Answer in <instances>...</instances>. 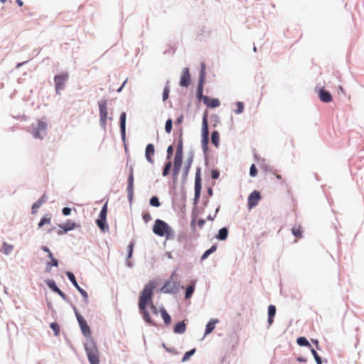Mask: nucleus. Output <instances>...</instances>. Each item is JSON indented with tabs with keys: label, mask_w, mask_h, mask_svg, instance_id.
Returning <instances> with one entry per match:
<instances>
[{
	"label": "nucleus",
	"mask_w": 364,
	"mask_h": 364,
	"mask_svg": "<svg viewBox=\"0 0 364 364\" xmlns=\"http://www.w3.org/2000/svg\"><path fill=\"white\" fill-rule=\"evenodd\" d=\"M155 287V282L153 281L149 282L141 291L139 300V309L143 316V318L146 321V322L150 324H153V321L148 311L146 310V306L153 302L152 297Z\"/></svg>",
	"instance_id": "1"
},
{
	"label": "nucleus",
	"mask_w": 364,
	"mask_h": 364,
	"mask_svg": "<svg viewBox=\"0 0 364 364\" xmlns=\"http://www.w3.org/2000/svg\"><path fill=\"white\" fill-rule=\"evenodd\" d=\"M153 232L160 237L165 236L167 240L173 239L175 235L173 229L166 222L160 219L155 220Z\"/></svg>",
	"instance_id": "2"
},
{
	"label": "nucleus",
	"mask_w": 364,
	"mask_h": 364,
	"mask_svg": "<svg viewBox=\"0 0 364 364\" xmlns=\"http://www.w3.org/2000/svg\"><path fill=\"white\" fill-rule=\"evenodd\" d=\"M85 348L90 363L100 364V353L96 344L90 341L85 344Z\"/></svg>",
	"instance_id": "3"
},
{
	"label": "nucleus",
	"mask_w": 364,
	"mask_h": 364,
	"mask_svg": "<svg viewBox=\"0 0 364 364\" xmlns=\"http://www.w3.org/2000/svg\"><path fill=\"white\" fill-rule=\"evenodd\" d=\"M209 141V131H208V114L205 112L203 117L202 122V139L201 144L203 149H207L208 144Z\"/></svg>",
	"instance_id": "4"
},
{
	"label": "nucleus",
	"mask_w": 364,
	"mask_h": 364,
	"mask_svg": "<svg viewBox=\"0 0 364 364\" xmlns=\"http://www.w3.org/2000/svg\"><path fill=\"white\" fill-rule=\"evenodd\" d=\"M100 110V121L101 126L105 129L107 119V100H101L98 102Z\"/></svg>",
	"instance_id": "5"
},
{
	"label": "nucleus",
	"mask_w": 364,
	"mask_h": 364,
	"mask_svg": "<svg viewBox=\"0 0 364 364\" xmlns=\"http://www.w3.org/2000/svg\"><path fill=\"white\" fill-rule=\"evenodd\" d=\"M47 124L41 120L38 121L36 127H33V135L35 138L43 139L46 134Z\"/></svg>",
	"instance_id": "6"
},
{
	"label": "nucleus",
	"mask_w": 364,
	"mask_h": 364,
	"mask_svg": "<svg viewBox=\"0 0 364 364\" xmlns=\"http://www.w3.org/2000/svg\"><path fill=\"white\" fill-rule=\"evenodd\" d=\"M68 79V74L63 73L62 75L55 76L54 81L55 85V90L57 92H59L62 90L64 87L66 81Z\"/></svg>",
	"instance_id": "7"
},
{
	"label": "nucleus",
	"mask_w": 364,
	"mask_h": 364,
	"mask_svg": "<svg viewBox=\"0 0 364 364\" xmlns=\"http://www.w3.org/2000/svg\"><path fill=\"white\" fill-rule=\"evenodd\" d=\"M75 315L83 335L85 336H90V329L85 319L80 314L77 310H75Z\"/></svg>",
	"instance_id": "8"
},
{
	"label": "nucleus",
	"mask_w": 364,
	"mask_h": 364,
	"mask_svg": "<svg viewBox=\"0 0 364 364\" xmlns=\"http://www.w3.org/2000/svg\"><path fill=\"white\" fill-rule=\"evenodd\" d=\"M261 200L260 193L257 191L252 192L247 198V207L249 209H252L259 203Z\"/></svg>",
	"instance_id": "9"
},
{
	"label": "nucleus",
	"mask_w": 364,
	"mask_h": 364,
	"mask_svg": "<svg viewBox=\"0 0 364 364\" xmlns=\"http://www.w3.org/2000/svg\"><path fill=\"white\" fill-rule=\"evenodd\" d=\"M179 284L173 281H168L162 287V291L165 293H176L178 291Z\"/></svg>",
	"instance_id": "10"
},
{
	"label": "nucleus",
	"mask_w": 364,
	"mask_h": 364,
	"mask_svg": "<svg viewBox=\"0 0 364 364\" xmlns=\"http://www.w3.org/2000/svg\"><path fill=\"white\" fill-rule=\"evenodd\" d=\"M191 83V76L189 73L188 68H186L183 70L181 80H180V85L181 87H188Z\"/></svg>",
	"instance_id": "11"
},
{
	"label": "nucleus",
	"mask_w": 364,
	"mask_h": 364,
	"mask_svg": "<svg viewBox=\"0 0 364 364\" xmlns=\"http://www.w3.org/2000/svg\"><path fill=\"white\" fill-rule=\"evenodd\" d=\"M182 161H183V157L175 156L174 161H173V176L174 178H176L178 177V175L179 173V171L181 170V167L182 165Z\"/></svg>",
	"instance_id": "12"
},
{
	"label": "nucleus",
	"mask_w": 364,
	"mask_h": 364,
	"mask_svg": "<svg viewBox=\"0 0 364 364\" xmlns=\"http://www.w3.org/2000/svg\"><path fill=\"white\" fill-rule=\"evenodd\" d=\"M203 101L204 104L210 107V108H215L220 106V102L218 99L217 98H210L208 96H205L203 97Z\"/></svg>",
	"instance_id": "13"
},
{
	"label": "nucleus",
	"mask_w": 364,
	"mask_h": 364,
	"mask_svg": "<svg viewBox=\"0 0 364 364\" xmlns=\"http://www.w3.org/2000/svg\"><path fill=\"white\" fill-rule=\"evenodd\" d=\"M155 154L154 146L152 144H149L146 147L145 156L146 160L151 164L154 163V156Z\"/></svg>",
	"instance_id": "14"
},
{
	"label": "nucleus",
	"mask_w": 364,
	"mask_h": 364,
	"mask_svg": "<svg viewBox=\"0 0 364 364\" xmlns=\"http://www.w3.org/2000/svg\"><path fill=\"white\" fill-rule=\"evenodd\" d=\"M47 285L54 292L57 293L63 299L65 300L67 299V296L64 294L55 284V282L53 280H48L46 282Z\"/></svg>",
	"instance_id": "15"
},
{
	"label": "nucleus",
	"mask_w": 364,
	"mask_h": 364,
	"mask_svg": "<svg viewBox=\"0 0 364 364\" xmlns=\"http://www.w3.org/2000/svg\"><path fill=\"white\" fill-rule=\"evenodd\" d=\"M200 190H201V183H200V171L198 170L196 173V180H195V198H196V200L199 198V197L200 196Z\"/></svg>",
	"instance_id": "16"
},
{
	"label": "nucleus",
	"mask_w": 364,
	"mask_h": 364,
	"mask_svg": "<svg viewBox=\"0 0 364 364\" xmlns=\"http://www.w3.org/2000/svg\"><path fill=\"white\" fill-rule=\"evenodd\" d=\"M318 97L321 101L325 103H328L332 101L333 97L330 92H327L323 88H321L318 93Z\"/></svg>",
	"instance_id": "17"
},
{
	"label": "nucleus",
	"mask_w": 364,
	"mask_h": 364,
	"mask_svg": "<svg viewBox=\"0 0 364 364\" xmlns=\"http://www.w3.org/2000/svg\"><path fill=\"white\" fill-rule=\"evenodd\" d=\"M128 186H127V191L129 194V197L131 198L133 196V191H134V173H133V168H131L130 173L128 177Z\"/></svg>",
	"instance_id": "18"
},
{
	"label": "nucleus",
	"mask_w": 364,
	"mask_h": 364,
	"mask_svg": "<svg viewBox=\"0 0 364 364\" xmlns=\"http://www.w3.org/2000/svg\"><path fill=\"white\" fill-rule=\"evenodd\" d=\"M47 200V196L46 195H43L37 201H36L31 208V213L36 214L38 211V209Z\"/></svg>",
	"instance_id": "19"
},
{
	"label": "nucleus",
	"mask_w": 364,
	"mask_h": 364,
	"mask_svg": "<svg viewBox=\"0 0 364 364\" xmlns=\"http://www.w3.org/2000/svg\"><path fill=\"white\" fill-rule=\"evenodd\" d=\"M60 227L63 231H59L58 234H62L68 231L72 230L75 228V223L71 220H68L65 224L60 225Z\"/></svg>",
	"instance_id": "20"
},
{
	"label": "nucleus",
	"mask_w": 364,
	"mask_h": 364,
	"mask_svg": "<svg viewBox=\"0 0 364 364\" xmlns=\"http://www.w3.org/2000/svg\"><path fill=\"white\" fill-rule=\"evenodd\" d=\"M219 322L218 319L213 318L206 325L205 336L210 334L215 328V325Z\"/></svg>",
	"instance_id": "21"
},
{
	"label": "nucleus",
	"mask_w": 364,
	"mask_h": 364,
	"mask_svg": "<svg viewBox=\"0 0 364 364\" xmlns=\"http://www.w3.org/2000/svg\"><path fill=\"white\" fill-rule=\"evenodd\" d=\"M182 135H183V132H182V129H181L180 134H179V140H178V145H177V148H176V154H175V156H181V157H183V138H182Z\"/></svg>",
	"instance_id": "22"
},
{
	"label": "nucleus",
	"mask_w": 364,
	"mask_h": 364,
	"mask_svg": "<svg viewBox=\"0 0 364 364\" xmlns=\"http://www.w3.org/2000/svg\"><path fill=\"white\" fill-rule=\"evenodd\" d=\"M96 223L99 228L103 232L109 229L108 225L106 224V218H101V216H99L96 220Z\"/></svg>",
	"instance_id": "23"
},
{
	"label": "nucleus",
	"mask_w": 364,
	"mask_h": 364,
	"mask_svg": "<svg viewBox=\"0 0 364 364\" xmlns=\"http://www.w3.org/2000/svg\"><path fill=\"white\" fill-rule=\"evenodd\" d=\"M275 314L276 307L273 305H269L268 307V323L269 325H271L273 323Z\"/></svg>",
	"instance_id": "24"
},
{
	"label": "nucleus",
	"mask_w": 364,
	"mask_h": 364,
	"mask_svg": "<svg viewBox=\"0 0 364 364\" xmlns=\"http://www.w3.org/2000/svg\"><path fill=\"white\" fill-rule=\"evenodd\" d=\"M186 325L184 321L178 323L174 327V332L176 333H183L186 331Z\"/></svg>",
	"instance_id": "25"
},
{
	"label": "nucleus",
	"mask_w": 364,
	"mask_h": 364,
	"mask_svg": "<svg viewBox=\"0 0 364 364\" xmlns=\"http://www.w3.org/2000/svg\"><path fill=\"white\" fill-rule=\"evenodd\" d=\"M160 311H161V317L163 318L165 324L169 325L171 321L170 315L167 313L166 309L164 308H161Z\"/></svg>",
	"instance_id": "26"
},
{
	"label": "nucleus",
	"mask_w": 364,
	"mask_h": 364,
	"mask_svg": "<svg viewBox=\"0 0 364 364\" xmlns=\"http://www.w3.org/2000/svg\"><path fill=\"white\" fill-rule=\"evenodd\" d=\"M228 235V230L226 228H223L220 229L216 237L218 240H225L227 239Z\"/></svg>",
	"instance_id": "27"
},
{
	"label": "nucleus",
	"mask_w": 364,
	"mask_h": 364,
	"mask_svg": "<svg viewBox=\"0 0 364 364\" xmlns=\"http://www.w3.org/2000/svg\"><path fill=\"white\" fill-rule=\"evenodd\" d=\"M211 142L216 147L219 146L220 143V134L218 131H213L211 134Z\"/></svg>",
	"instance_id": "28"
},
{
	"label": "nucleus",
	"mask_w": 364,
	"mask_h": 364,
	"mask_svg": "<svg viewBox=\"0 0 364 364\" xmlns=\"http://www.w3.org/2000/svg\"><path fill=\"white\" fill-rule=\"evenodd\" d=\"M13 250H14V245H10L6 242H3V247H2L1 252L4 255H9L13 251Z\"/></svg>",
	"instance_id": "29"
},
{
	"label": "nucleus",
	"mask_w": 364,
	"mask_h": 364,
	"mask_svg": "<svg viewBox=\"0 0 364 364\" xmlns=\"http://www.w3.org/2000/svg\"><path fill=\"white\" fill-rule=\"evenodd\" d=\"M291 232L296 238L302 237V230L300 225H295L292 228Z\"/></svg>",
	"instance_id": "30"
},
{
	"label": "nucleus",
	"mask_w": 364,
	"mask_h": 364,
	"mask_svg": "<svg viewBox=\"0 0 364 364\" xmlns=\"http://www.w3.org/2000/svg\"><path fill=\"white\" fill-rule=\"evenodd\" d=\"M217 250V245H213L210 249L207 250L204 253L203 255L201 256V260H205V259L208 258V257L213 253L214 252H215Z\"/></svg>",
	"instance_id": "31"
},
{
	"label": "nucleus",
	"mask_w": 364,
	"mask_h": 364,
	"mask_svg": "<svg viewBox=\"0 0 364 364\" xmlns=\"http://www.w3.org/2000/svg\"><path fill=\"white\" fill-rule=\"evenodd\" d=\"M125 122H126V114L124 112L122 113L120 115V127L122 132L124 134L125 132Z\"/></svg>",
	"instance_id": "32"
},
{
	"label": "nucleus",
	"mask_w": 364,
	"mask_h": 364,
	"mask_svg": "<svg viewBox=\"0 0 364 364\" xmlns=\"http://www.w3.org/2000/svg\"><path fill=\"white\" fill-rule=\"evenodd\" d=\"M297 343L301 346H309L311 347L309 342L305 337H299L296 340Z\"/></svg>",
	"instance_id": "33"
},
{
	"label": "nucleus",
	"mask_w": 364,
	"mask_h": 364,
	"mask_svg": "<svg viewBox=\"0 0 364 364\" xmlns=\"http://www.w3.org/2000/svg\"><path fill=\"white\" fill-rule=\"evenodd\" d=\"M194 289H195V284H192L191 285H189L188 287H187L186 288V299H188L191 296V295L193 294V291H194Z\"/></svg>",
	"instance_id": "34"
},
{
	"label": "nucleus",
	"mask_w": 364,
	"mask_h": 364,
	"mask_svg": "<svg viewBox=\"0 0 364 364\" xmlns=\"http://www.w3.org/2000/svg\"><path fill=\"white\" fill-rule=\"evenodd\" d=\"M66 275L68 277V279H70V281L72 282V284L74 285V287L75 288L78 287L79 285L77 282L75 275L70 272H66Z\"/></svg>",
	"instance_id": "35"
},
{
	"label": "nucleus",
	"mask_w": 364,
	"mask_h": 364,
	"mask_svg": "<svg viewBox=\"0 0 364 364\" xmlns=\"http://www.w3.org/2000/svg\"><path fill=\"white\" fill-rule=\"evenodd\" d=\"M203 82H204V81L199 80V84H198V90H197V96L199 99H201V100H203V97H205L204 95H203Z\"/></svg>",
	"instance_id": "36"
},
{
	"label": "nucleus",
	"mask_w": 364,
	"mask_h": 364,
	"mask_svg": "<svg viewBox=\"0 0 364 364\" xmlns=\"http://www.w3.org/2000/svg\"><path fill=\"white\" fill-rule=\"evenodd\" d=\"M50 258L51 259V262H48L47 264V267H46L47 272H50V271L51 266L58 267V260L56 259H55L53 257V256H52V257H50Z\"/></svg>",
	"instance_id": "37"
},
{
	"label": "nucleus",
	"mask_w": 364,
	"mask_h": 364,
	"mask_svg": "<svg viewBox=\"0 0 364 364\" xmlns=\"http://www.w3.org/2000/svg\"><path fill=\"white\" fill-rule=\"evenodd\" d=\"M149 203L151 205L154 207H159L161 205L159 200L156 196L151 198Z\"/></svg>",
	"instance_id": "38"
},
{
	"label": "nucleus",
	"mask_w": 364,
	"mask_h": 364,
	"mask_svg": "<svg viewBox=\"0 0 364 364\" xmlns=\"http://www.w3.org/2000/svg\"><path fill=\"white\" fill-rule=\"evenodd\" d=\"M192 161H193L192 159H189L186 162V164L184 167V177H186L187 175L188 174L190 168L191 166Z\"/></svg>",
	"instance_id": "39"
},
{
	"label": "nucleus",
	"mask_w": 364,
	"mask_h": 364,
	"mask_svg": "<svg viewBox=\"0 0 364 364\" xmlns=\"http://www.w3.org/2000/svg\"><path fill=\"white\" fill-rule=\"evenodd\" d=\"M311 352L312 355H314V358L316 363L322 364L321 358L318 355L317 352L314 348H311Z\"/></svg>",
	"instance_id": "40"
},
{
	"label": "nucleus",
	"mask_w": 364,
	"mask_h": 364,
	"mask_svg": "<svg viewBox=\"0 0 364 364\" xmlns=\"http://www.w3.org/2000/svg\"><path fill=\"white\" fill-rule=\"evenodd\" d=\"M171 168V162H168L165 164V166L164 168L163 173H162L164 176H166L169 173Z\"/></svg>",
	"instance_id": "41"
},
{
	"label": "nucleus",
	"mask_w": 364,
	"mask_h": 364,
	"mask_svg": "<svg viewBox=\"0 0 364 364\" xmlns=\"http://www.w3.org/2000/svg\"><path fill=\"white\" fill-rule=\"evenodd\" d=\"M172 124V120L171 119H167V121L166 122L165 131L168 134L171 133V132Z\"/></svg>",
	"instance_id": "42"
},
{
	"label": "nucleus",
	"mask_w": 364,
	"mask_h": 364,
	"mask_svg": "<svg viewBox=\"0 0 364 364\" xmlns=\"http://www.w3.org/2000/svg\"><path fill=\"white\" fill-rule=\"evenodd\" d=\"M50 327L53 329L55 336H58L60 333V327L56 323H51Z\"/></svg>",
	"instance_id": "43"
},
{
	"label": "nucleus",
	"mask_w": 364,
	"mask_h": 364,
	"mask_svg": "<svg viewBox=\"0 0 364 364\" xmlns=\"http://www.w3.org/2000/svg\"><path fill=\"white\" fill-rule=\"evenodd\" d=\"M205 75V65L204 63H201V70L200 72V80L204 81Z\"/></svg>",
	"instance_id": "44"
},
{
	"label": "nucleus",
	"mask_w": 364,
	"mask_h": 364,
	"mask_svg": "<svg viewBox=\"0 0 364 364\" xmlns=\"http://www.w3.org/2000/svg\"><path fill=\"white\" fill-rule=\"evenodd\" d=\"M107 203H105L103 205L99 216H101V218H107Z\"/></svg>",
	"instance_id": "45"
},
{
	"label": "nucleus",
	"mask_w": 364,
	"mask_h": 364,
	"mask_svg": "<svg viewBox=\"0 0 364 364\" xmlns=\"http://www.w3.org/2000/svg\"><path fill=\"white\" fill-rule=\"evenodd\" d=\"M195 352H196V349L195 348H193V349L186 352L184 354L182 360L183 361H186V360H188L190 358V357L195 353Z\"/></svg>",
	"instance_id": "46"
},
{
	"label": "nucleus",
	"mask_w": 364,
	"mask_h": 364,
	"mask_svg": "<svg viewBox=\"0 0 364 364\" xmlns=\"http://www.w3.org/2000/svg\"><path fill=\"white\" fill-rule=\"evenodd\" d=\"M50 218H43L41 221L39 222L38 223V227L39 228H41L43 227L45 224H50Z\"/></svg>",
	"instance_id": "47"
},
{
	"label": "nucleus",
	"mask_w": 364,
	"mask_h": 364,
	"mask_svg": "<svg viewBox=\"0 0 364 364\" xmlns=\"http://www.w3.org/2000/svg\"><path fill=\"white\" fill-rule=\"evenodd\" d=\"M170 92V88L168 85H166L164 87V92H163V100L166 101L168 98V94Z\"/></svg>",
	"instance_id": "48"
},
{
	"label": "nucleus",
	"mask_w": 364,
	"mask_h": 364,
	"mask_svg": "<svg viewBox=\"0 0 364 364\" xmlns=\"http://www.w3.org/2000/svg\"><path fill=\"white\" fill-rule=\"evenodd\" d=\"M257 174V169L255 166V164H252L251 166H250V175L252 177H255Z\"/></svg>",
	"instance_id": "49"
},
{
	"label": "nucleus",
	"mask_w": 364,
	"mask_h": 364,
	"mask_svg": "<svg viewBox=\"0 0 364 364\" xmlns=\"http://www.w3.org/2000/svg\"><path fill=\"white\" fill-rule=\"evenodd\" d=\"M142 218L145 223H148L151 220V216L148 212L143 213Z\"/></svg>",
	"instance_id": "50"
},
{
	"label": "nucleus",
	"mask_w": 364,
	"mask_h": 364,
	"mask_svg": "<svg viewBox=\"0 0 364 364\" xmlns=\"http://www.w3.org/2000/svg\"><path fill=\"white\" fill-rule=\"evenodd\" d=\"M243 109H244L243 103L241 102H238L237 103V109H236L235 112L237 114L242 113L243 112Z\"/></svg>",
	"instance_id": "51"
},
{
	"label": "nucleus",
	"mask_w": 364,
	"mask_h": 364,
	"mask_svg": "<svg viewBox=\"0 0 364 364\" xmlns=\"http://www.w3.org/2000/svg\"><path fill=\"white\" fill-rule=\"evenodd\" d=\"M76 289L78 290V291L80 293V294L87 299L88 298V294L87 291H85L84 289H82L80 286L78 287H76Z\"/></svg>",
	"instance_id": "52"
},
{
	"label": "nucleus",
	"mask_w": 364,
	"mask_h": 364,
	"mask_svg": "<svg viewBox=\"0 0 364 364\" xmlns=\"http://www.w3.org/2000/svg\"><path fill=\"white\" fill-rule=\"evenodd\" d=\"M148 306H149L150 309H151L152 312L154 314H158V309H157L156 306L154 304L153 302L149 304Z\"/></svg>",
	"instance_id": "53"
},
{
	"label": "nucleus",
	"mask_w": 364,
	"mask_h": 364,
	"mask_svg": "<svg viewBox=\"0 0 364 364\" xmlns=\"http://www.w3.org/2000/svg\"><path fill=\"white\" fill-rule=\"evenodd\" d=\"M173 148L172 146H169L167 149V158L170 159L173 154Z\"/></svg>",
	"instance_id": "54"
},
{
	"label": "nucleus",
	"mask_w": 364,
	"mask_h": 364,
	"mask_svg": "<svg viewBox=\"0 0 364 364\" xmlns=\"http://www.w3.org/2000/svg\"><path fill=\"white\" fill-rule=\"evenodd\" d=\"M62 212L64 215H68L71 213V209L66 207L63 209Z\"/></svg>",
	"instance_id": "55"
},
{
	"label": "nucleus",
	"mask_w": 364,
	"mask_h": 364,
	"mask_svg": "<svg viewBox=\"0 0 364 364\" xmlns=\"http://www.w3.org/2000/svg\"><path fill=\"white\" fill-rule=\"evenodd\" d=\"M129 248V253H128V258H130L133 253V244L131 243L128 246Z\"/></svg>",
	"instance_id": "56"
},
{
	"label": "nucleus",
	"mask_w": 364,
	"mask_h": 364,
	"mask_svg": "<svg viewBox=\"0 0 364 364\" xmlns=\"http://www.w3.org/2000/svg\"><path fill=\"white\" fill-rule=\"evenodd\" d=\"M211 176L213 178L216 179L219 177V173L215 170H213L211 172Z\"/></svg>",
	"instance_id": "57"
},
{
	"label": "nucleus",
	"mask_w": 364,
	"mask_h": 364,
	"mask_svg": "<svg viewBox=\"0 0 364 364\" xmlns=\"http://www.w3.org/2000/svg\"><path fill=\"white\" fill-rule=\"evenodd\" d=\"M42 250H43L44 252H48V257H52L53 254H52V252L50 251V250H49L47 247L43 246V247H42Z\"/></svg>",
	"instance_id": "58"
},
{
	"label": "nucleus",
	"mask_w": 364,
	"mask_h": 364,
	"mask_svg": "<svg viewBox=\"0 0 364 364\" xmlns=\"http://www.w3.org/2000/svg\"><path fill=\"white\" fill-rule=\"evenodd\" d=\"M205 221L204 219H200L198 222V225L200 228H202L204 226Z\"/></svg>",
	"instance_id": "59"
},
{
	"label": "nucleus",
	"mask_w": 364,
	"mask_h": 364,
	"mask_svg": "<svg viewBox=\"0 0 364 364\" xmlns=\"http://www.w3.org/2000/svg\"><path fill=\"white\" fill-rule=\"evenodd\" d=\"M183 114H181V115L178 117V119H177V120H176V123L177 124H181V123L183 122Z\"/></svg>",
	"instance_id": "60"
},
{
	"label": "nucleus",
	"mask_w": 364,
	"mask_h": 364,
	"mask_svg": "<svg viewBox=\"0 0 364 364\" xmlns=\"http://www.w3.org/2000/svg\"><path fill=\"white\" fill-rule=\"evenodd\" d=\"M16 2L19 6H22L23 5V2L21 0H16Z\"/></svg>",
	"instance_id": "61"
},
{
	"label": "nucleus",
	"mask_w": 364,
	"mask_h": 364,
	"mask_svg": "<svg viewBox=\"0 0 364 364\" xmlns=\"http://www.w3.org/2000/svg\"><path fill=\"white\" fill-rule=\"evenodd\" d=\"M297 360H298L299 362H301V363H305V362L306 361V360L305 358H300V357H299V358H297Z\"/></svg>",
	"instance_id": "62"
},
{
	"label": "nucleus",
	"mask_w": 364,
	"mask_h": 364,
	"mask_svg": "<svg viewBox=\"0 0 364 364\" xmlns=\"http://www.w3.org/2000/svg\"><path fill=\"white\" fill-rule=\"evenodd\" d=\"M276 178H277V179H279V180H282V176H281V175H279V174H276Z\"/></svg>",
	"instance_id": "63"
},
{
	"label": "nucleus",
	"mask_w": 364,
	"mask_h": 364,
	"mask_svg": "<svg viewBox=\"0 0 364 364\" xmlns=\"http://www.w3.org/2000/svg\"><path fill=\"white\" fill-rule=\"evenodd\" d=\"M208 220H213V218L211 215L208 216Z\"/></svg>",
	"instance_id": "64"
}]
</instances>
